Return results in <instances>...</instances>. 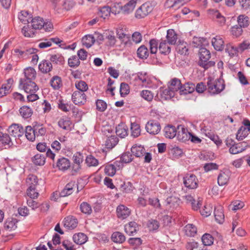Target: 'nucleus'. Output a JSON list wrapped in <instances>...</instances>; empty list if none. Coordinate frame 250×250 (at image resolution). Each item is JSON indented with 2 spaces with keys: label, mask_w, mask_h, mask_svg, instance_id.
Wrapping results in <instances>:
<instances>
[{
  "label": "nucleus",
  "mask_w": 250,
  "mask_h": 250,
  "mask_svg": "<svg viewBox=\"0 0 250 250\" xmlns=\"http://www.w3.org/2000/svg\"><path fill=\"white\" fill-rule=\"evenodd\" d=\"M20 87L26 93H36L39 87L33 81H20Z\"/></svg>",
  "instance_id": "6e6552de"
},
{
  "label": "nucleus",
  "mask_w": 250,
  "mask_h": 250,
  "mask_svg": "<svg viewBox=\"0 0 250 250\" xmlns=\"http://www.w3.org/2000/svg\"><path fill=\"white\" fill-rule=\"evenodd\" d=\"M111 9L109 6H104L100 10L99 15L104 19H105L110 13Z\"/></svg>",
  "instance_id": "774afa93"
},
{
  "label": "nucleus",
  "mask_w": 250,
  "mask_h": 250,
  "mask_svg": "<svg viewBox=\"0 0 250 250\" xmlns=\"http://www.w3.org/2000/svg\"><path fill=\"white\" fill-rule=\"evenodd\" d=\"M146 129L149 134L155 135L160 131L161 125L157 121L150 120L146 124Z\"/></svg>",
  "instance_id": "9d476101"
},
{
  "label": "nucleus",
  "mask_w": 250,
  "mask_h": 250,
  "mask_svg": "<svg viewBox=\"0 0 250 250\" xmlns=\"http://www.w3.org/2000/svg\"><path fill=\"white\" fill-rule=\"evenodd\" d=\"M214 215L215 220L219 224H222L224 220V215L222 207L218 206L214 208Z\"/></svg>",
  "instance_id": "c756f323"
},
{
  "label": "nucleus",
  "mask_w": 250,
  "mask_h": 250,
  "mask_svg": "<svg viewBox=\"0 0 250 250\" xmlns=\"http://www.w3.org/2000/svg\"><path fill=\"white\" fill-rule=\"evenodd\" d=\"M164 135L169 139L173 138L177 135V130L175 126L171 125L166 126L164 129Z\"/></svg>",
  "instance_id": "5701e85b"
},
{
  "label": "nucleus",
  "mask_w": 250,
  "mask_h": 250,
  "mask_svg": "<svg viewBox=\"0 0 250 250\" xmlns=\"http://www.w3.org/2000/svg\"><path fill=\"white\" fill-rule=\"evenodd\" d=\"M50 83L52 88L55 90L59 89L62 86L61 78L58 76L53 77L50 80Z\"/></svg>",
  "instance_id": "4c0bfd02"
},
{
  "label": "nucleus",
  "mask_w": 250,
  "mask_h": 250,
  "mask_svg": "<svg viewBox=\"0 0 250 250\" xmlns=\"http://www.w3.org/2000/svg\"><path fill=\"white\" fill-rule=\"evenodd\" d=\"M139 229V226L135 222H130L125 226V231L129 235H133Z\"/></svg>",
  "instance_id": "6ab92c4d"
},
{
  "label": "nucleus",
  "mask_w": 250,
  "mask_h": 250,
  "mask_svg": "<svg viewBox=\"0 0 250 250\" xmlns=\"http://www.w3.org/2000/svg\"><path fill=\"white\" fill-rule=\"evenodd\" d=\"M31 26L34 29H41L42 28L46 31H49L53 27V25L50 22H45L43 19L40 17H36L31 21Z\"/></svg>",
  "instance_id": "20e7f679"
},
{
  "label": "nucleus",
  "mask_w": 250,
  "mask_h": 250,
  "mask_svg": "<svg viewBox=\"0 0 250 250\" xmlns=\"http://www.w3.org/2000/svg\"><path fill=\"white\" fill-rule=\"evenodd\" d=\"M183 88L181 81L178 78L172 79L168 83V88L165 89L164 94L171 97L174 96V92Z\"/></svg>",
  "instance_id": "7ed1b4c3"
},
{
  "label": "nucleus",
  "mask_w": 250,
  "mask_h": 250,
  "mask_svg": "<svg viewBox=\"0 0 250 250\" xmlns=\"http://www.w3.org/2000/svg\"><path fill=\"white\" fill-rule=\"evenodd\" d=\"M131 153L137 157H141L146 154L145 148L141 145H134L131 149Z\"/></svg>",
  "instance_id": "c85d7f7f"
},
{
  "label": "nucleus",
  "mask_w": 250,
  "mask_h": 250,
  "mask_svg": "<svg viewBox=\"0 0 250 250\" xmlns=\"http://www.w3.org/2000/svg\"><path fill=\"white\" fill-rule=\"evenodd\" d=\"M19 19L24 24L29 22L31 15L26 11H21L18 15Z\"/></svg>",
  "instance_id": "c03bdc74"
},
{
  "label": "nucleus",
  "mask_w": 250,
  "mask_h": 250,
  "mask_svg": "<svg viewBox=\"0 0 250 250\" xmlns=\"http://www.w3.org/2000/svg\"><path fill=\"white\" fill-rule=\"evenodd\" d=\"M75 86L80 92H83L86 91L88 88L87 83L83 81H77L75 83Z\"/></svg>",
  "instance_id": "13d9d810"
},
{
  "label": "nucleus",
  "mask_w": 250,
  "mask_h": 250,
  "mask_svg": "<svg viewBox=\"0 0 250 250\" xmlns=\"http://www.w3.org/2000/svg\"><path fill=\"white\" fill-rule=\"evenodd\" d=\"M131 136L134 138L138 137L141 133L140 125L136 123H131Z\"/></svg>",
  "instance_id": "3c124183"
},
{
  "label": "nucleus",
  "mask_w": 250,
  "mask_h": 250,
  "mask_svg": "<svg viewBox=\"0 0 250 250\" xmlns=\"http://www.w3.org/2000/svg\"><path fill=\"white\" fill-rule=\"evenodd\" d=\"M166 41L169 44L174 45L177 40V35L174 30L169 29L167 31Z\"/></svg>",
  "instance_id": "7c9ffc66"
},
{
  "label": "nucleus",
  "mask_w": 250,
  "mask_h": 250,
  "mask_svg": "<svg viewBox=\"0 0 250 250\" xmlns=\"http://www.w3.org/2000/svg\"><path fill=\"white\" fill-rule=\"evenodd\" d=\"M19 113L23 118L28 119L33 114V110L29 106L24 105L20 108Z\"/></svg>",
  "instance_id": "2f4dec72"
},
{
  "label": "nucleus",
  "mask_w": 250,
  "mask_h": 250,
  "mask_svg": "<svg viewBox=\"0 0 250 250\" xmlns=\"http://www.w3.org/2000/svg\"><path fill=\"white\" fill-rule=\"evenodd\" d=\"M212 209V207L210 205H206L200 210V212L202 216L208 217L211 214Z\"/></svg>",
  "instance_id": "0e129e2a"
},
{
  "label": "nucleus",
  "mask_w": 250,
  "mask_h": 250,
  "mask_svg": "<svg viewBox=\"0 0 250 250\" xmlns=\"http://www.w3.org/2000/svg\"><path fill=\"white\" fill-rule=\"evenodd\" d=\"M111 239L115 243H122L125 241V237L122 233L117 231L113 233Z\"/></svg>",
  "instance_id": "49530a36"
},
{
  "label": "nucleus",
  "mask_w": 250,
  "mask_h": 250,
  "mask_svg": "<svg viewBox=\"0 0 250 250\" xmlns=\"http://www.w3.org/2000/svg\"><path fill=\"white\" fill-rule=\"evenodd\" d=\"M86 163L89 167H95L98 165V161L92 155H89L86 157Z\"/></svg>",
  "instance_id": "338daca9"
},
{
  "label": "nucleus",
  "mask_w": 250,
  "mask_h": 250,
  "mask_svg": "<svg viewBox=\"0 0 250 250\" xmlns=\"http://www.w3.org/2000/svg\"><path fill=\"white\" fill-rule=\"evenodd\" d=\"M35 134L37 137L44 135L46 133V129L42 125H36L34 126Z\"/></svg>",
  "instance_id": "e2e57ef3"
},
{
  "label": "nucleus",
  "mask_w": 250,
  "mask_h": 250,
  "mask_svg": "<svg viewBox=\"0 0 250 250\" xmlns=\"http://www.w3.org/2000/svg\"><path fill=\"white\" fill-rule=\"evenodd\" d=\"M248 17L244 15H240L238 17L237 21L239 26L241 28L246 27L249 25V20Z\"/></svg>",
  "instance_id": "8fccbe9b"
},
{
  "label": "nucleus",
  "mask_w": 250,
  "mask_h": 250,
  "mask_svg": "<svg viewBox=\"0 0 250 250\" xmlns=\"http://www.w3.org/2000/svg\"><path fill=\"white\" fill-rule=\"evenodd\" d=\"M32 162L36 165H43L45 162L44 155L42 154H37L32 158Z\"/></svg>",
  "instance_id": "de8ad7c7"
},
{
  "label": "nucleus",
  "mask_w": 250,
  "mask_h": 250,
  "mask_svg": "<svg viewBox=\"0 0 250 250\" xmlns=\"http://www.w3.org/2000/svg\"><path fill=\"white\" fill-rule=\"evenodd\" d=\"M211 43L214 48L217 51H222L224 48V42L219 36H216L212 39Z\"/></svg>",
  "instance_id": "a211bd4d"
},
{
  "label": "nucleus",
  "mask_w": 250,
  "mask_h": 250,
  "mask_svg": "<svg viewBox=\"0 0 250 250\" xmlns=\"http://www.w3.org/2000/svg\"><path fill=\"white\" fill-rule=\"evenodd\" d=\"M8 131L10 135L14 137H20L24 133L23 128L17 124H13L8 128Z\"/></svg>",
  "instance_id": "f8f14e48"
},
{
  "label": "nucleus",
  "mask_w": 250,
  "mask_h": 250,
  "mask_svg": "<svg viewBox=\"0 0 250 250\" xmlns=\"http://www.w3.org/2000/svg\"><path fill=\"white\" fill-rule=\"evenodd\" d=\"M208 14L212 17L213 19H215L220 26H223L226 23V18L224 16L217 10L214 9H209L208 10Z\"/></svg>",
  "instance_id": "4468645a"
},
{
  "label": "nucleus",
  "mask_w": 250,
  "mask_h": 250,
  "mask_svg": "<svg viewBox=\"0 0 250 250\" xmlns=\"http://www.w3.org/2000/svg\"><path fill=\"white\" fill-rule=\"evenodd\" d=\"M118 161H115L113 164L107 165L104 168V172L109 176H113L116 173L117 167H119Z\"/></svg>",
  "instance_id": "bb28decb"
},
{
  "label": "nucleus",
  "mask_w": 250,
  "mask_h": 250,
  "mask_svg": "<svg viewBox=\"0 0 250 250\" xmlns=\"http://www.w3.org/2000/svg\"><path fill=\"white\" fill-rule=\"evenodd\" d=\"M26 183L28 186V192L30 195V191L33 190L34 188H39L40 185L39 180L37 177L35 175H29L26 179Z\"/></svg>",
  "instance_id": "ddd939ff"
},
{
  "label": "nucleus",
  "mask_w": 250,
  "mask_h": 250,
  "mask_svg": "<svg viewBox=\"0 0 250 250\" xmlns=\"http://www.w3.org/2000/svg\"><path fill=\"white\" fill-rule=\"evenodd\" d=\"M185 186L189 189H195L197 188L198 180L193 174H188L183 178Z\"/></svg>",
  "instance_id": "0eeeda50"
},
{
  "label": "nucleus",
  "mask_w": 250,
  "mask_h": 250,
  "mask_svg": "<svg viewBox=\"0 0 250 250\" xmlns=\"http://www.w3.org/2000/svg\"><path fill=\"white\" fill-rule=\"evenodd\" d=\"M202 241L205 246H210L213 243V238L208 233H205L202 236Z\"/></svg>",
  "instance_id": "4d7b16f0"
},
{
  "label": "nucleus",
  "mask_w": 250,
  "mask_h": 250,
  "mask_svg": "<svg viewBox=\"0 0 250 250\" xmlns=\"http://www.w3.org/2000/svg\"><path fill=\"white\" fill-rule=\"evenodd\" d=\"M170 44L166 41V40L162 41L159 44V50L161 54L164 55H168L171 51Z\"/></svg>",
  "instance_id": "e433bc0d"
},
{
  "label": "nucleus",
  "mask_w": 250,
  "mask_h": 250,
  "mask_svg": "<svg viewBox=\"0 0 250 250\" xmlns=\"http://www.w3.org/2000/svg\"><path fill=\"white\" fill-rule=\"evenodd\" d=\"M229 179V171H221L218 176V184L220 186H224L228 183Z\"/></svg>",
  "instance_id": "393cba45"
},
{
  "label": "nucleus",
  "mask_w": 250,
  "mask_h": 250,
  "mask_svg": "<svg viewBox=\"0 0 250 250\" xmlns=\"http://www.w3.org/2000/svg\"><path fill=\"white\" fill-rule=\"evenodd\" d=\"M57 167L59 170L65 171L70 167V162L67 158L62 157L57 160Z\"/></svg>",
  "instance_id": "aec40b11"
},
{
  "label": "nucleus",
  "mask_w": 250,
  "mask_h": 250,
  "mask_svg": "<svg viewBox=\"0 0 250 250\" xmlns=\"http://www.w3.org/2000/svg\"><path fill=\"white\" fill-rule=\"evenodd\" d=\"M188 45L186 42H179L176 47L177 52L182 55H187L188 53Z\"/></svg>",
  "instance_id": "09e8293b"
},
{
  "label": "nucleus",
  "mask_w": 250,
  "mask_h": 250,
  "mask_svg": "<svg viewBox=\"0 0 250 250\" xmlns=\"http://www.w3.org/2000/svg\"><path fill=\"white\" fill-rule=\"evenodd\" d=\"M76 188V185L74 182H70L68 183L60 193V196L66 197L71 194Z\"/></svg>",
  "instance_id": "f3484780"
},
{
  "label": "nucleus",
  "mask_w": 250,
  "mask_h": 250,
  "mask_svg": "<svg viewBox=\"0 0 250 250\" xmlns=\"http://www.w3.org/2000/svg\"><path fill=\"white\" fill-rule=\"evenodd\" d=\"M116 212L118 217L122 219L127 218L130 214V209L123 205L118 206Z\"/></svg>",
  "instance_id": "2eb2a0df"
},
{
  "label": "nucleus",
  "mask_w": 250,
  "mask_h": 250,
  "mask_svg": "<svg viewBox=\"0 0 250 250\" xmlns=\"http://www.w3.org/2000/svg\"><path fill=\"white\" fill-rule=\"evenodd\" d=\"M185 234L189 237H193L197 233V228L193 224H188L184 228Z\"/></svg>",
  "instance_id": "58836bf2"
},
{
  "label": "nucleus",
  "mask_w": 250,
  "mask_h": 250,
  "mask_svg": "<svg viewBox=\"0 0 250 250\" xmlns=\"http://www.w3.org/2000/svg\"><path fill=\"white\" fill-rule=\"evenodd\" d=\"M225 50L231 57L237 55L239 52L237 47L234 46L231 43L227 44Z\"/></svg>",
  "instance_id": "864d4df0"
},
{
  "label": "nucleus",
  "mask_w": 250,
  "mask_h": 250,
  "mask_svg": "<svg viewBox=\"0 0 250 250\" xmlns=\"http://www.w3.org/2000/svg\"><path fill=\"white\" fill-rule=\"evenodd\" d=\"M137 54L139 58L146 59L148 57L149 52L147 47L142 45L138 49Z\"/></svg>",
  "instance_id": "a19ab883"
},
{
  "label": "nucleus",
  "mask_w": 250,
  "mask_h": 250,
  "mask_svg": "<svg viewBox=\"0 0 250 250\" xmlns=\"http://www.w3.org/2000/svg\"><path fill=\"white\" fill-rule=\"evenodd\" d=\"M81 211L86 214H90L92 212L91 206L87 202H83L80 205Z\"/></svg>",
  "instance_id": "680f3d73"
},
{
  "label": "nucleus",
  "mask_w": 250,
  "mask_h": 250,
  "mask_svg": "<svg viewBox=\"0 0 250 250\" xmlns=\"http://www.w3.org/2000/svg\"><path fill=\"white\" fill-rule=\"evenodd\" d=\"M118 142V139L115 136L111 135L107 138L105 145L107 148L111 149L117 144Z\"/></svg>",
  "instance_id": "37998d69"
},
{
  "label": "nucleus",
  "mask_w": 250,
  "mask_h": 250,
  "mask_svg": "<svg viewBox=\"0 0 250 250\" xmlns=\"http://www.w3.org/2000/svg\"><path fill=\"white\" fill-rule=\"evenodd\" d=\"M149 49L151 54L156 53L158 50V42L155 39H151L149 42Z\"/></svg>",
  "instance_id": "69168bd1"
},
{
  "label": "nucleus",
  "mask_w": 250,
  "mask_h": 250,
  "mask_svg": "<svg viewBox=\"0 0 250 250\" xmlns=\"http://www.w3.org/2000/svg\"><path fill=\"white\" fill-rule=\"evenodd\" d=\"M225 87V84L223 80L218 79L213 81L210 78H208L207 89L210 94H218L224 89Z\"/></svg>",
  "instance_id": "f257e3e1"
},
{
  "label": "nucleus",
  "mask_w": 250,
  "mask_h": 250,
  "mask_svg": "<svg viewBox=\"0 0 250 250\" xmlns=\"http://www.w3.org/2000/svg\"><path fill=\"white\" fill-rule=\"evenodd\" d=\"M95 42V39L91 35H87L82 39V43L83 45L87 48L91 47Z\"/></svg>",
  "instance_id": "a18cd8bd"
},
{
  "label": "nucleus",
  "mask_w": 250,
  "mask_h": 250,
  "mask_svg": "<svg viewBox=\"0 0 250 250\" xmlns=\"http://www.w3.org/2000/svg\"><path fill=\"white\" fill-rule=\"evenodd\" d=\"M152 7L150 3H145L137 9L135 17L138 19L144 18L152 11Z\"/></svg>",
  "instance_id": "39448f33"
},
{
  "label": "nucleus",
  "mask_w": 250,
  "mask_h": 250,
  "mask_svg": "<svg viewBox=\"0 0 250 250\" xmlns=\"http://www.w3.org/2000/svg\"><path fill=\"white\" fill-rule=\"evenodd\" d=\"M183 199L187 203H190L194 210H198L200 206L201 205L200 200L197 201V203H195L196 201L190 195H187L183 196Z\"/></svg>",
  "instance_id": "b1692460"
},
{
  "label": "nucleus",
  "mask_w": 250,
  "mask_h": 250,
  "mask_svg": "<svg viewBox=\"0 0 250 250\" xmlns=\"http://www.w3.org/2000/svg\"><path fill=\"white\" fill-rule=\"evenodd\" d=\"M182 87L183 88L181 90V92L184 94L192 93L195 88V86L194 84L188 83L185 84Z\"/></svg>",
  "instance_id": "603ef678"
},
{
  "label": "nucleus",
  "mask_w": 250,
  "mask_h": 250,
  "mask_svg": "<svg viewBox=\"0 0 250 250\" xmlns=\"http://www.w3.org/2000/svg\"><path fill=\"white\" fill-rule=\"evenodd\" d=\"M25 79H21L20 81H33L36 76L35 70L32 67L27 68L24 70Z\"/></svg>",
  "instance_id": "412c9836"
},
{
  "label": "nucleus",
  "mask_w": 250,
  "mask_h": 250,
  "mask_svg": "<svg viewBox=\"0 0 250 250\" xmlns=\"http://www.w3.org/2000/svg\"><path fill=\"white\" fill-rule=\"evenodd\" d=\"M166 8L172 9L174 10L178 9L180 6L177 0H167L165 4Z\"/></svg>",
  "instance_id": "5fc2aeb1"
},
{
  "label": "nucleus",
  "mask_w": 250,
  "mask_h": 250,
  "mask_svg": "<svg viewBox=\"0 0 250 250\" xmlns=\"http://www.w3.org/2000/svg\"><path fill=\"white\" fill-rule=\"evenodd\" d=\"M17 222L16 218H8L4 223V229L9 231L15 230L17 228Z\"/></svg>",
  "instance_id": "cd10ccee"
},
{
  "label": "nucleus",
  "mask_w": 250,
  "mask_h": 250,
  "mask_svg": "<svg viewBox=\"0 0 250 250\" xmlns=\"http://www.w3.org/2000/svg\"><path fill=\"white\" fill-rule=\"evenodd\" d=\"M60 127L65 130H71V122L67 118H62L59 120L58 123Z\"/></svg>",
  "instance_id": "ea45409f"
},
{
  "label": "nucleus",
  "mask_w": 250,
  "mask_h": 250,
  "mask_svg": "<svg viewBox=\"0 0 250 250\" xmlns=\"http://www.w3.org/2000/svg\"><path fill=\"white\" fill-rule=\"evenodd\" d=\"M124 6L122 7L121 10L124 14H129L132 12L136 6L137 1L133 0H128Z\"/></svg>",
  "instance_id": "f704fd0d"
},
{
  "label": "nucleus",
  "mask_w": 250,
  "mask_h": 250,
  "mask_svg": "<svg viewBox=\"0 0 250 250\" xmlns=\"http://www.w3.org/2000/svg\"><path fill=\"white\" fill-rule=\"evenodd\" d=\"M72 101L76 105L84 104L86 101V96L83 92L76 91L72 95Z\"/></svg>",
  "instance_id": "9b49d317"
},
{
  "label": "nucleus",
  "mask_w": 250,
  "mask_h": 250,
  "mask_svg": "<svg viewBox=\"0 0 250 250\" xmlns=\"http://www.w3.org/2000/svg\"><path fill=\"white\" fill-rule=\"evenodd\" d=\"M24 131L25 136L28 140L30 141L35 140L36 136L34 127H32L31 126H27Z\"/></svg>",
  "instance_id": "79ce46f5"
},
{
  "label": "nucleus",
  "mask_w": 250,
  "mask_h": 250,
  "mask_svg": "<svg viewBox=\"0 0 250 250\" xmlns=\"http://www.w3.org/2000/svg\"><path fill=\"white\" fill-rule=\"evenodd\" d=\"M33 28H30L29 25H25L22 29V33L25 37H33L35 32Z\"/></svg>",
  "instance_id": "6e6d98bb"
},
{
  "label": "nucleus",
  "mask_w": 250,
  "mask_h": 250,
  "mask_svg": "<svg viewBox=\"0 0 250 250\" xmlns=\"http://www.w3.org/2000/svg\"><path fill=\"white\" fill-rule=\"evenodd\" d=\"M78 225L77 219L72 216H68L64 218L63 226L68 229H74Z\"/></svg>",
  "instance_id": "dca6fc26"
},
{
  "label": "nucleus",
  "mask_w": 250,
  "mask_h": 250,
  "mask_svg": "<svg viewBox=\"0 0 250 250\" xmlns=\"http://www.w3.org/2000/svg\"><path fill=\"white\" fill-rule=\"evenodd\" d=\"M136 80L143 87H148L150 83V80L146 74H143L142 73L138 75Z\"/></svg>",
  "instance_id": "a878e982"
},
{
  "label": "nucleus",
  "mask_w": 250,
  "mask_h": 250,
  "mask_svg": "<svg viewBox=\"0 0 250 250\" xmlns=\"http://www.w3.org/2000/svg\"><path fill=\"white\" fill-rule=\"evenodd\" d=\"M68 65L73 68H75L78 67L80 64V62L78 57L76 56H72L68 60Z\"/></svg>",
  "instance_id": "bf43d9fd"
},
{
  "label": "nucleus",
  "mask_w": 250,
  "mask_h": 250,
  "mask_svg": "<svg viewBox=\"0 0 250 250\" xmlns=\"http://www.w3.org/2000/svg\"><path fill=\"white\" fill-rule=\"evenodd\" d=\"M73 240L76 244L82 245L87 241V237L83 233H78L73 235Z\"/></svg>",
  "instance_id": "c9c22d12"
},
{
  "label": "nucleus",
  "mask_w": 250,
  "mask_h": 250,
  "mask_svg": "<svg viewBox=\"0 0 250 250\" xmlns=\"http://www.w3.org/2000/svg\"><path fill=\"white\" fill-rule=\"evenodd\" d=\"M248 147H250V140L235 143L229 148V152L232 154H236L243 152Z\"/></svg>",
  "instance_id": "423d86ee"
},
{
  "label": "nucleus",
  "mask_w": 250,
  "mask_h": 250,
  "mask_svg": "<svg viewBox=\"0 0 250 250\" xmlns=\"http://www.w3.org/2000/svg\"><path fill=\"white\" fill-rule=\"evenodd\" d=\"M177 129L176 135L179 141L184 142L190 139L191 134L188 131V129L184 125H178Z\"/></svg>",
  "instance_id": "1a4fd4ad"
},
{
  "label": "nucleus",
  "mask_w": 250,
  "mask_h": 250,
  "mask_svg": "<svg viewBox=\"0 0 250 250\" xmlns=\"http://www.w3.org/2000/svg\"><path fill=\"white\" fill-rule=\"evenodd\" d=\"M200 61L198 64L205 69L214 65L215 62L212 61H208L210 58V53L209 50L205 48H201L200 50Z\"/></svg>",
  "instance_id": "f03ea898"
},
{
  "label": "nucleus",
  "mask_w": 250,
  "mask_h": 250,
  "mask_svg": "<svg viewBox=\"0 0 250 250\" xmlns=\"http://www.w3.org/2000/svg\"><path fill=\"white\" fill-rule=\"evenodd\" d=\"M13 80L9 79L7 80L6 83L2 85L0 88V97H2L10 92V88L13 84Z\"/></svg>",
  "instance_id": "4be33fe9"
},
{
  "label": "nucleus",
  "mask_w": 250,
  "mask_h": 250,
  "mask_svg": "<svg viewBox=\"0 0 250 250\" xmlns=\"http://www.w3.org/2000/svg\"><path fill=\"white\" fill-rule=\"evenodd\" d=\"M141 96L145 100L150 102L153 99L154 95L151 91L144 90L141 92Z\"/></svg>",
  "instance_id": "052dcab7"
},
{
  "label": "nucleus",
  "mask_w": 250,
  "mask_h": 250,
  "mask_svg": "<svg viewBox=\"0 0 250 250\" xmlns=\"http://www.w3.org/2000/svg\"><path fill=\"white\" fill-rule=\"evenodd\" d=\"M116 133L117 135L121 138H125L128 134V129L127 126L123 124L119 125L116 127Z\"/></svg>",
  "instance_id": "72a5a7b5"
},
{
  "label": "nucleus",
  "mask_w": 250,
  "mask_h": 250,
  "mask_svg": "<svg viewBox=\"0 0 250 250\" xmlns=\"http://www.w3.org/2000/svg\"><path fill=\"white\" fill-rule=\"evenodd\" d=\"M52 68V65L48 61L43 60L39 65V69L43 73H47L50 72Z\"/></svg>",
  "instance_id": "473e14b6"
}]
</instances>
